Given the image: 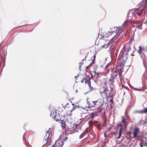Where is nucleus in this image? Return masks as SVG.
Returning <instances> with one entry per match:
<instances>
[{
    "label": "nucleus",
    "mask_w": 147,
    "mask_h": 147,
    "mask_svg": "<svg viewBox=\"0 0 147 147\" xmlns=\"http://www.w3.org/2000/svg\"><path fill=\"white\" fill-rule=\"evenodd\" d=\"M122 122L124 125V127L125 128L126 127L127 124V123L125 118L123 117H122Z\"/></svg>",
    "instance_id": "18"
},
{
    "label": "nucleus",
    "mask_w": 147,
    "mask_h": 147,
    "mask_svg": "<svg viewBox=\"0 0 147 147\" xmlns=\"http://www.w3.org/2000/svg\"><path fill=\"white\" fill-rule=\"evenodd\" d=\"M62 123V122H61V126L62 127V128L63 130L66 131L67 130L66 129V125L67 123Z\"/></svg>",
    "instance_id": "21"
},
{
    "label": "nucleus",
    "mask_w": 147,
    "mask_h": 147,
    "mask_svg": "<svg viewBox=\"0 0 147 147\" xmlns=\"http://www.w3.org/2000/svg\"><path fill=\"white\" fill-rule=\"evenodd\" d=\"M136 112L141 114L146 113H147V107L141 111H137Z\"/></svg>",
    "instance_id": "20"
},
{
    "label": "nucleus",
    "mask_w": 147,
    "mask_h": 147,
    "mask_svg": "<svg viewBox=\"0 0 147 147\" xmlns=\"http://www.w3.org/2000/svg\"><path fill=\"white\" fill-rule=\"evenodd\" d=\"M78 108H79V107L77 106L74 105L73 104H72L71 105H70V108H71V109H72L71 110L72 111H74Z\"/></svg>",
    "instance_id": "22"
},
{
    "label": "nucleus",
    "mask_w": 147,
    "mask_h": 147,
    "mask_svg": "<svg viewBox=\"0 0 147 147\" xmlns=\"http://www.w3.org/2000/svg\"><path fill=\"white\" fill-rule=\"evenodd\" d=\"M140 147H143V145L142 142H141L140 143Z\"/></svg>",
    "instance_id": "31"
},
{
    "label": "nucleus",
    "mask_w": 147,
    "mask_h": 147,
    "mask_svg": "<svg viewBox=\"0 0 147 147\" xmlns=\"http://www.w3.org/2000/svg\"><path fill=\"white\" fill-rule=\"evenodd\" d=\"M57 114V110L55 108L52 109L50 114L51 116L54 119Z\"/></svg>",
    "instance_id": "14"
},
{
    "label": "nucleus",
    "mask_w": 147,
    "mask_h": 147,
    "mask_svg": "<svg viewBox=\"0 0 147 147\" xmlns=\"http://www.w3.org/2000/svg\"><path fill=\"white\" fill-rule=\"evenodd\" d=\"M142 23H141L139 26H137V27L139 28L140 29H142Z\"/></svg>",
    "instance_id": "27"
},
{
    "label": "nucleus",
    "mask_w": 147,
    "mask_h": 147,
    "mask_svg": "<svg viewBox=\"0 0 147 147\" xmlns=\"http://www.w3.org/2000/svg\"><path fill=\"white\" fill-rule=\"evenodd\" d=\"M119 36V35L116 34L113 37L112 39H111L112 42L113 43L115 42H117V39Z\"/></svg>",
    "instance_id": "19"
},
{
    "label": "nucleus",
    "mask_w": 147,
    "mask_h": 147,
    "mask_svg": "<svg viewBox=\"0 0 147 147\" xmlns=\"http://www.w3.org/2000/svg\"><path fill=\"white\" fill-rule=\"evenodd\" d=\"M78 76H75V78L76 79H77V77Z\"/></svg>",
    "instance_id": "35"
},
{
    "label": "nucleus",
    "mask_w": 147,
    "mask_h": 147,
    "mask_svg": "<svg viewBox=\"0 0 147 147\" xmlns=\"http://www.w3.org/2000/svg\"><path fill=\"white\" fill-rule=\"evenodd\" d=\"M144 50V49L142 48V47L140 46L139 47V49L138 51V53L140 54L142 53V51Z\"/></svg>",
    "instance_id": "24"
},
{
    "label": "nucleus",
    "mask_w": 147,
    "mask_h": 147,
    "mask_svg": "<svg viewBox=\"0 0 147 147\" xmlns=\"http://www.w3.org/2000/svg\"><path fill=\"white\" fill-rule=\"evenodd\" d=\"M53 119H55L56 121L59 122V123L63 122L64 120V117L59 114H57Z\"/></svg>",
    "instance_id": "8"
},
{
    "label": "nucleus",
    "mask_w": 147,
    "mask_h": 147,
    "mask_svg": "<svg viewBox=\"0 0 147 147\" xmlns=\"http://www.w3.org/2000/svg\"><path fill=\"white\" fill-rule=\"evenodd\" d=\"M111 72L113 73V74H115L114 73H115L116 74H117V75H118L120 80V83L121 84L122 83V81L123 80V78L121 74L123 71V68H120L117 71L116 69L115 70L114 66L111 67Z\"/></svg>",
    "instance_id": "3"
},
{
    "label": "nucleus",
    "mask_w": 147,
    "mask_h": 147,
    "mask_svg": "<svg viewBox=\"0 0 147 147\" xmlns=\"http://www.w3.org/2000/svg\"><path fill=\"white\" fill-rule=\"evenodd\" d=\"M139 8L142 9L136 10L133 12L132 13L134 15L143 16L145 14L146 8L147 7V0H143L138 5Z\"/></svg>",
    "instance_id": "2"
},
{
    "label": "nucleus",
    "mask_w": 147,
    "mask_h": 147,
    "mask_svg": "<svg viewBox=\"0 0 147 147\" xmlns=\"http://www.w3.org/2000/svg\"><path fill=\"white\" fill-rule=\"evenodd\" d=\"M106 121L105 120L104 121V123L103 124V125L105 127L106 126Z\"/></svg>",
    "instance_id": "32"
},
{
    "label": "nucleus",
    "mask_w": 147,
    "mask_h": 147,
    "mask_svg": "<svg viewBox=\"0 0 147 147\" xmlns=\"http://www.w3.org/2000/svg\"><path fill=\"white\" fill-rule=\"evenodd\" d=\"M88 67H89L88 66H87L86 67V69H88Z\"/></svg>",
    "instance_id": "34"
},
{
    "label": "nucleus",
    "mask_w": 147,
    "mask_h": 147,
    "mask_svg": "<svg viewBox=\"0 0 147 147\" xmlns=\"http://www.w3.org/2000/svg\"><path fill=\"white\" fill-rule=\"evenodd\" d=\"M139 131V129L138 128H136L134 130L133 134V138H136L137 137V135Z\"/></svg>",
    "instance_id": "17"
},
{
    "label": "nucleus",
    "mask_w": 147,
    "mask_h": 147,
    "mask_svg": "<svg viewBox=\"0 0 147 147\" xmlns=\"http://www.w3.org/2000/svg\"><path fill=\"white\" fill-rule=\"evenodd\" d=\"M117 76V74H113L112 75L109 80V82L111 84H113L114 82V80Z\"/></svg>",
    "instance_id": "16"
},
{
    "label": "nucleus",
    "mask_w": 147,
    "mask_h": 147,
    "mask_svg": "<svg viewBox=\"0 0 147 147\" xmlns=\"http://www.w3.org/2000/svg\"><path fill=\"white\" fill-rule=\"evenodd\" d=\"M66 109L67 112H69L70 113H71L73 111L71 110V109L70 108V105L68 107L66 108Z\"/></svg>",
    "instance_id": "25"
},
{
    "label": "nucleus",
    "mask_w": 147,
    "mask_h": 147,
    "mask_svg": "<svg viewBox=\"0 0 147 147\" xmlns=\"http://www.w3.org/2000/svg\"><path fill=\"white\" fill-rule=\"evenodd\" d=\"M66 127V131L73 130L76 128V126H75L74 124H73L71 123H67Z\"/></svg>",
    "instance_id": "9"
},
{
    "label": "nucleus",
    "mask_w": 147,
    "mask_h": 147,
    "mask_svg": "<svg viewBox=\"0 0 147 147\" xmlns=\"http://www.w3.org/2000/svg\"><path fill=\"white\" fill-rule=\"evenodd\" d=\"M84 82H85V84H87L88 85L90 88V91H92L93 90H96V88H93L92 86H91L90 80L89 78L87 79L84 78L83 80L81 81L82 83H83Z\"/></svg>",
    "instance_id": "5"
},
{
    "label": "nucleus",
    "mask_w": 147,
    "mask_h": 147,
    "mask_svg": "<svg viewBox=\"0 0 147 147\" xmlns=\"http://www.w3.org/2000/svg\"><path fill=\"white\" fill-rule=\"evenodd\" d=\"M114 29H115V31H113L114 33H116V34L119 35L122 32L123 30L121 28L118 27L116 28H115Z\"/></svg>",
    "instance_id": "13"
},
{
    "label": "nucleus",
    "mask_w": 147,
    "mask_h": 147,
    "mask_svg": "<svg viewBox=\"0 0 147 147\" xmlns=\"http://www.w3.org/2000/svg\"><path fill=\"white\" fill-rule=\"evenodd\" d=\"M103 103L100 100L96 101L95 107L96 109H98L100 111L102 110Z\"/></svg>",
    "instance_id": "7"
},
{
    "label": "nucleus",
    "mask_w": 147,
    "mask_h": 147,
    "mask_svg": "<svg viewBox=\"0 0 147 147\" xmlns=\"http://www.w3.org/2000/svg\"><path fill=\"white\" fill-rule=\"evenodd\" d=\"M92 123H93L92 122V121H90L89 122V124H92Z\"/></svg>",
    "instance_id": "33"
},
{
    "label": "nucleus",
    "mask_w": 147,
    "mask_h": 147,
    "mask_svg": "<svg viewBox=\"0 0 147 147\" xmlns=\"http://www.w3.org/2000/svg\"><path fill=\"white\" fill-rule=\"evenodd\" d=\"M52 129L49 128V130L47 131L45 136L43 138V140L45 143H47L48 142V139H49V135L52 134Z\"/></svg>",
    "instance_id": "6"
},
{
    "label": "nucleus",
    "mask_w": 147,
    "mask_h": 147,
    "mask_svg": "<svg viewBox=\"0 0 147 147\" xmlns=\"http://www.w3.org/2000/svg\"><path fill=\"white\" fill-rule=\"evenodd\" d=\"M109 132V131H106L104 132V134L105 137H108L109 136V134H107Z\"/></svg>",
    "instance_id": "26"
},
{
    "label": "nucleus",
    "mask_w": 147,
    "mask_h": 147,
    "mask_svg": "<svg viewBox=\"0 0 147 147\" xmlns=\"http://www.w3.org/2000/svg\"><path fill=\"white\" fill-rule=\"evenodd\" d=\"M104 84L105 86H106V85L107 84V83L106 82V81L105 80H104Z\"/></svg>",
    "instance_id": "30"
},
{
    "label": "nucleus",
    "mask_w": 147,
    "mask_h": 147,
    "mask_svg": "<svg viewBox=\"0 0 147 147\" xmlns=\"http://www.w3.org/2000/svg\"><path fill=\"white\" fill-rule=\"evenodd\" d=\"M103 42L104 43V45H102V48L106 49L109 47V40H107L105 41L104 40H103Z\"/></svg>",
    "instance_id": "15"
},
{
    "label": "nucleus",
    "mask_w": 147,
    "mask_h": 147,
    "mask_svg": "<svg viewBox=\"0 0 147 147\" xmlns=\"http://www.w3.org/2000/svg\"><path fill=\"white\" fill-rule=\"evenodd\" d=\"M83 63L82 62V63H79V68L80 69V70L81 71V66L83 64Z\"/></svg>",
    "instance_id": "28"
},
{
    "label": "nucleus",
    "mask_w": 147,
    "mask_h": 147,
    "mask_svg": "<svg viewBox=\"0 0 147 147\" xmlns=\"http://www.w3.org/2000/svg\"><path fill=\"white\" fill-rule=\"evenodd\" d=\"M119 126H121V127L119 128V131L118 136L116 138L117 139H119L121 138L122 134L124 133V129L123 128L122 125L121 124H119L118 125V127Z\"/></svg>",
    "instance_id": "10"
},
{
    "label": "nucleus",
    "mask_w": 147,
    "mask_h": 147,
    "mask_svg": "<svg viewBox=\"0 0 147 147\" xmlns=\"http://www.w3.org/2000/svg\"><path fill=\"white\" fill-rule=\"evenodd\" d=\"M96 57V56L95 55H94L93 57H91V59L92 61V62L90 64H93L94 63L95 59Z\"/></svg>",
    "instance_id": "23"
},
{
    "label": "nucleus",
    "mask_w": 147,
    "mask_h": 147,
    "mask_svg": "<svg viewBox=\"0 0 147 147\" xmlns=\"http://www.w3.org/2000/svg\"><path fill=\"white\" fill-rule=\"evenodd\" d=\"M127 113H128L127 111H126V112H125V113H126V114H127Z\"/></svg>",
    "instance_id": "37"
},
{
    "label": "nucleus",
    "mask_w": 147,
    "mask_h": 147,
    "mask_svg": "<svg viewBox=\"0 0 147 147\" xmlns=\"http://www.w3.org/2000/svg\"><path fill=\"white\" fill-rule=\"evenodd\" d=\"M100 93L103 98H105L107 101H108V99L110 98V102L112 103H113V94L112 87H111L110 88V89L109 90L107 88L102 86L100 88Z\"/></svg>",
    "instance_id": "1"
},
{
    "label": "nucleus",
    "mask_w": 147,
    "mask_h": 147,
    "mask_svg": "<svg viewBox=\"0 0 147 147\" xmlns=\"http://www.w3.org/2000/svg\"><path fill=\"white\" fill-rule=\"evenodd\" d=\"M131 134V131H129V132H127V134L128 135H130Z\"/></svg>",
    "instance_id": "29"
},
{
    "label": "nucleus",
    "mask_w": 147,
    "mask_h": 147,
    "mask_svg": "<svg viewBox=\"0 0 147 147\" xmlns=\"http://www.w3.org/2000/svg\"><path fill=\"white\" fill-rule=\"evenodd\" d=\"M60 137L63 140V141L62 142H61L59 143V146H58L57 147H62L64 144L63 142L69 140L71 138V137L69 134L64 133H62Z\"/></svg>",
    "instance_id": "4"
},
{
    "label": "nucleus",
    "mask_w": 147,
    "mask_h": 147,
    "mask_svg": "<svg viewBox=\"0 0 147 147\" xmlns=\"http://www.w3.org/2000/svg\"><path fill=\"white\" fill-rule=\"evenodd\" d=\"M114 32H113L112 31L111 32H109L107 33V37L111 36L112 34H114ZM100 34L102 36V37L105 38L107 37L105 33H104L103 32H101Z\"/></svg>",
    "instance_id": "12"
},
{
    "label": "nucleus",
    "mask_w": 147,
    "mask_h": 147,
    "mask_svg": "<svg viewBox=\"0 0 147 147\" xmlns=\"http://www.w3.org/2000/svg\"><path fill=\"white\" fill-rule=\"evenodd\" d=\"M87 101L90 107H95L96 101H93L91 99L88 98L87 99Z\"/></svg>",
    "instance_id": "11"
},
{
    "label": "nucleus",
    "mask_w": 147,
    "mask_h": 147,
    "mask_svg": "<svg viewBox=\"0 0 147 147\" xmlns=\"http://www.w3.org/2000/svg\"><path fill=\"white\" fill-rule=\"evenodd\" d=\"M115 134V133H112V135H113V134Z\"/></svg>",
    "instance_id": "36"
}]
</instances>
